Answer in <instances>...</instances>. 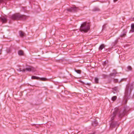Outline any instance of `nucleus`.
<instances>
[{
  "label": "nucleus",
  "mask_w": 134,
  "mask_h": 134,
  "mask_svg": "<svg viewBox=\"0 0 134 134\" xmlns=\"http://www.w3.org/2000/svg\"><path fill=\"white\" fill-rule=\"evenodd\" d=\"M90 28V24L88 23L84 22L81 24L80 28V31L86 32H88Z\"/></svg>",
  "instance_id": "f257e3e1"
},
{
  "label": "nucleus",
  "mask_w": 134,
  "mask_h": 134,
  "mask_svg": "<svg viewBox=\"0 0 134 134\" xmlns=\"http://www.w3.org/2000/svg\"><path fill=\"white\" fill-rule=\"evenodd\" d=\"M26 18V16L25 15H21L19 13H16L13 15L12 18L14 20H18L22 19L24 20Z\"/></svg>",
  "instance_id": "f03ea898"
},
{
  "label": "nucleus",
  "mask_w": 134,
  "mask_h": 134,
  "mask_svg": "<svg viewBox=\"0 0 134 134\" xmlns=\"http://www.w3.org/2000/svg\"><path fill=\"white\" fill-rule=\"evenodd\" d=\"M20 69V71L24 72L25 71V70L28 71H36L35 69L33 67L31 66H29L26 68L25 69H23L22 70H21V69Z\"/></svg>",
  "instance_id": "7ed1b4c3"
},
{
  "label": "nucleus",
  "mask_w": 134,
  "mask_h": 134,
  "mask_svg": "<svg viewBox=\"0 0 134 134\" xmlns=\"http://www.w3.org/2000/svg\"><path fill=\"white\" fill-rule=\"evenodd\" d=\"M118 110V109L117 108H115L113 110V114L111 115L110 116V118L111 120H113L114 118V117L116 114Z\"/></svg>",
  "instance_id": "20e7f679"
},
{
  "label": "nucleus",
  "mask_w": 134,
  "mask_h": 134,
  "mask_svg": "<svg viewBox=\"0 0 134 134\" xmlns=\"http://www.w3.org/2000/svg\"><path fill=\"white\" fill-rule=\"evenodd\" d=\"M79 10V8L75 6L71 7L70 8L67 9L68 11L70 12H76Z\"/></svg>",
  "instance_id": "39448f33"
},
{
  "label": "nucleus",
  "mask_w": 134,
  "mask_h": 134,
  "mask_svg": "<svg viewBox=\"0 0 134 134\" xmlns=\"http://www.w3.org/2000/svg\"><path fill=\"white\" fill-rule=\"evenodd\" d=\"M19 34H20V36L22 37H23L24 36H25V34L23 32L21 31H20L19 32Z\"/></svg>",
  "instance_id": "423d86ee"
},
{
  "label": "nucleus",
  "mask_w": 134,
  "mask_h": 134,
  "mask_svg": "<svg viewBox=\"0 0 134 134\" xmlns=\"http://www.w3.org/2000/svg\"><path fill=\"white\" fill-rule=\"evenodd\" d=\"M124 115V114L123 112H120L119 114V116L120 118H122Z\"/></svg>",
  "instance_id": "0eeeda50"
},
{
  "label": "nucleus",
  "mask_w": 134,
  "mask_h": 134,
  "mask_svg": "<svg viewBox=\"0 0 134 134\" xmlns=\"http://www.w3.org/2000/svg\"><path fill=\"white\" fill-rule=\"evenodd\" d=\"M1 19L3 23H6L7 20L4 17L2 18H1Z\"/></svg>",
  "instance_id": "6e6552de"
},
{
  "label": "nucleus",
  "mask_w": 134,
  "mask_h": 134,
  "mask_svg": "<svg viewBox=\"0 0 134 134\" xmlns=\"http://www.w3.org/2000/svg\"><path fill=\"white\" fill-rule=\"evenodd\" d=\"M131 30H130V32H134V24H132L131 25Z\"/></svg>",
  "instance_id": "1a4fd4ad"
},
{
  "label": "nucleus",
  "mask_w": 134,
  "mask_h": 134,
  "mask_svg": "<svg viewBox=\"0 0 134 134\" xmlns=\"http://www.w3.org/2000/svg\"><path fill=\"white\" fill-rule=\"evenodd\" d=\"M105 47V45L102 44H101L99 48V49L100 50H101L103 49Z\"/></svg>",
  "instance_id": "9d476101"
},
{
  "label": "nucleus",
  "mask_w": 134,
  "mask_h": 134,
  "mask_svg": "<svg viewBox=\"0 0 134 134\" xmlns=\"http://www.w3.org/2000/svg\"><path fill=\"white\" fill-rule=\"evenodd\" d=\"M18 54L20 55H24V52L23 51L20 50L18 52Z\"/></svg>",
  "instance_id": "9b49d317"
},
{
  "label": "nucleus",
  "mask_w": 134,
  "mask_h": 134,
  "mask_svg": "<svg viewBox=\"0 0 134 134\" xmlns=\"http://www.w3.org/2000/svg\"><path fill=\"white\" fill-rule=\"evenodd\" d=\"M98 124V123L97 121H94L92 124L94 126H96Z\"/></svg>",
  "instance_id": "f8f14e48"
},
{
  "label": "nucleus",
  "mask_w": 134,
  "mask_h": 134,
  "mask_svg": "<svg viewBox=\"0 0 134 134\" xmlns=\"http://www.w3.org/2000/svg\"><path fill=\"white\" fill-rule=\"evenodd\" d=\"M40 80L43 81H46L47 80V79L46 78L43 77V78H39Z\"/></svg>",
  "instance_id": "ddd939ff"
},
{
  "label": "nucleus",
  "mask_w": 134,
  "mask_h": 134,
  "mask_svg": "<svg viewBox=\"0 0 134 134\" xmlns=\"http://www.w3.org/2000/svg\"><path fill=\"white\" fill-rule=\"evenodd\" d=\"M31 78L32 79H39V77L35 76H32Z\"/></svg>",
  "instance_id": "4468645a"
},
{
  "label": "nucleus",
  "mask_w": 134,
  "mask_h": 134,
  "mask_svg": "<svg viewBox=\"0 0 134 134\" xmlns=\"http://www.w3.org/2000/svg\"><path fill=\"white\" fill-rule=\"evenodd\" d=\"M116 98L117 97L116 96H114L111 99L112 100L114 101L116 99Z\"/></svg>",
  "instance_id": "2eb2a0df"
},
{
  "label": "nucleus",
  "mask_w": 134,
  "mask_h": 134,
  "mask_svg": "<svg viewBox=\"0 0 134 134\" xmlns=\"http://www.w3.org/2000/svg\"><path fill=\"white\" fill-rule=\"evenodd\" d=\"M95 82L96 83H97L98 82V79L97 78H95Z\"/></svg>",
  "instance_id": "dca6fc26"
},
{
  "label": "nucleus",
  "mask_w": 134,
  "mask_h": 134,
  "mask_svg": "<svg viewBox=\"0 0 134 134\" xmlns=\"http://www.w3.org/2000/svg\"><path fill=\"white\" fill-rule=\"evenodd\" d=\"M75 71L78 73L80 74L81 72V70H75Z\"/></svg>",
  "instance_id": "f3484780"
},
{
  "label": "nucleus",
  "mask_w": 134,
  "mask_h": 134,
  "mask_svg": "<svg viewBox=\"0 0 134 134\" xmlns=\"http://www.w3.org/2000/svg\"><path fill=\"white\" fill-rule=\"evenodd\" d=\"M127 69L129 71L131 70L132 69V68L130 66H129L127 67Z\"/></svg>",
  "instance_id": "a211bd4d"
},
{
  "label": "nucleus",
  "mask_w": 134,
  "mask_h": 134,
  "mask_svg": "<svg viewBox=\"0 0 134 134\" xmlns=\"http://www.w3.org/2000/svg\"><path fill=\"white\" fill-rule=\"evenodd\" d=\"M125 35H126V34L124 33V34H123L121 35L120 36L121 37H124L125 36Z\"/></svg>",
  "instance_id": "6ab92c4d"
},
{
  "label": "nucleus",
  "mask_w": 134,
  "mask_h": 134,
  "mask_svg": "<svg viewBox=\"0 0 134 134\" xmlns=\"http://www.w3.org/2000/svg\"><path fill=\"white\" fill-rule=\"evenodd\" d=\"M116 73L115 72V73H111L110 74V75H111V76H114V75H115L116 74Z\"/></svg>",
  "instance_id": "aec40b11"
},
{
  "label": "nucleus",
  "mask_w": 134,
  "mask_h": 134,
  "mask_svg": "<svg viewBox=\"0 0 134 134\" xmlns=\"http://www.w3.org/2000/svg\"><path fill=\"white\" fill-rule=\"evenodd\" d=\"M118 80L117 79H114V82H118Z\"/></svg>",
  "instance_id": "412c9836"
},
{
  "label": "nucleus",
  "mask_w": 134,
  "mask_h": 134,
  "mask_svg": "<svg viewBox=\"0 0 134 134\" xmlns=\"http://www.w3.org/2000/svg\"><path fill=\"white\" fill-rule=\"evenodd\" d=\"M99 10V8H96L95 9V11H98Z\"/></svg>",
  "instance_id": "4be33fe9"
},
{
  "label": "nucleus",
  "mask_w": 134,
  "mask_h": 134,
  "mask_svg": "<svg viewBox=\"0 0 134 134\" xmlns=\"http://www.w3.org/2000/svg\"><path fill=\"white\" fill-rule=\"evenodd\" d=\"M117 1H118V0H114V2H116Z\"/></svg>",
  "instance_id": "5701e85b"
},
{
  "label": "nucleus",
  "mask_w": 134,
  "mask_h": 134,
  "mask_svg": "<svg viewBox=\"0 0 134 134\" xmlns=\"http://www.w3.org/2000/svg\"><path fill=\"white\" fill-rule=\"evenodd\" d=\"M3 0H0V2H1L3 1Z\"/></svg>",
  "instance_id": "b1692460"
},
{
  "label": "nucleus",
  "mask_w": 134,
  "mask_h": 134,
  "mask_svg": "<svg viewBox=\"0 0 134 134\" xmlns=\"http://www.w3.org/2000/svg\"><path fill=\"white\" fill-rule=\"evenodd\" d=\"M131 134H134V132H133L132 133H131Z\"/></svg>",
  "instance_id": "393cba45"
},
{
  "label": "nucleus",
  "mask_w": 134,
  "mask_h": 134,
  "mask_svg": "<svg viewBox=\"0 0 134 134\" xmlns=\"http://www.w3.org/2000/svg\"><path fill=\"white\" fill-rule=\"evenodd\" d=\"M1 52L0 53V54H1Z\"/></svg>",
  "instance_id": "a878e982"
}]
</instances>
